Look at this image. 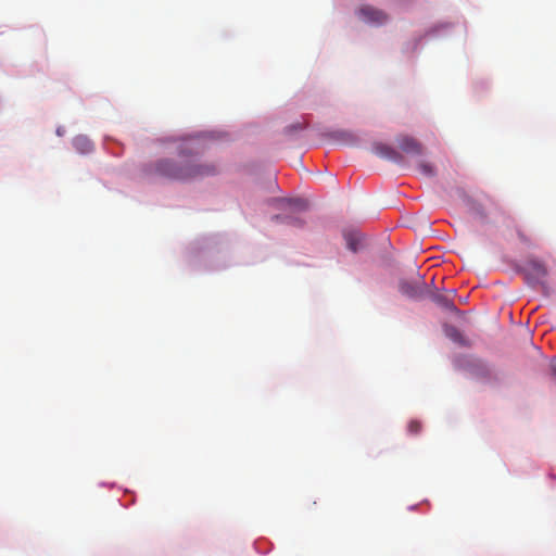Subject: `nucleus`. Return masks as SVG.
I'll return each instance as SVG.
<instances>
[{
	"instance_id": "f257e3e1",
	"label": "nucleus",
	"mask_w": 556,
	"mask_h": 556,
	"mask_svg": "<svg viewBox=\"0 0 556 556\" xmlns=\"http://www.w3.org/2000/svg\"><path fill=\"white\" fill-rule=\"evenodd\" d=\"M178 149L181 156L191 159L180 163L168 159L159 160L150 166V174L172 180L187 181L202 179L217 173V167L213 163L201 162L194 157L199 153V147L193 139L184 140Z\"/></svg>"
},
{
	"instance_id": "f03ea898",
	"label": "nucleus",
	"mask_w": 556,
	"mask_h": 556,
	"mask_svg": "<svg viewBox=\"0 0 556 556\" xmlns=\"http://www.w3.org/2000/svg\"><path fill=\"white\" fill-rule=\"evenodd\" d=\"M523 273L529 285L533 287L545 286L547 269L542 262L534 258L527 261Z\"/></svg>"
},
{
	"instance_id": "7ed1b4c3",
	"label": "nucleus",
	"mask_w": 556,
	"mask_h": 556,
	"mask_svg": "<svg viewBox=\"0 0 556 556\" xmlns=\"http://www.w3.org/2000/svg\"><path fill=\"white\" fill-rule=\"evenodd\" d=\"M357 15L363 22L376 26L384 24L389 18L386 12L368 4L362 5L357 11Z\"/></svg>"
},
{
	"instance_id": "20e7f679",
	"label": "nucleus",
	"mask_w": 556,
	"mask_h": 556,
	"mask_svg": "<svg viewBox=\"0 0 556 556\" xmlns=\"http://www.w3.org/2000/svg\"><path fill=\"white\" fill-rule=\"evenodd\" d=\"M425 281L418 277L417 279H403L399 283L400 292L410 299H420L425 293Z\"/></svg>"
},
{
	"instance_id": "39448f33",
	"label": "nucleus",
	"mask_w": 556,
	"mask_h": 556,
	"mask_svg": "<svg viewBox=\"0 0 556 556\" xmlns=\"http://www.w3.org/2000/svg\"><path fill=\"white\" fill-rule=\"evenodd\" d=\"M372 149L374 152L382 159H387L397 164H402L404 161L403 155L389 144L378 142L374 144Z\"/></svg>"
},
{
	"instance_id": "423d86ee",
	"label": "nucleus",
	"mask_w": 556,
	"mask_h": 556,
	"mask_svg": "<svg viewBox=\"0 0 556 556\" xmlns=\"http://www.w3.org/2000/svg\"><path fill=\"white\" fill-rule=\"evenodd\" d=\"M396 142L399 148L407 154L419 155L422 153V146L413 137L400 136Z\"/></svg>"
},
{
	"instance_id": "0eeeda50",
	"label": "nucleus",
	"mask_w": 556,
	"mask_h": 556,
	"mask_svg": "<svg viewBox=\"0 0 556 556\" xmlns=\"http://www.w3.org/2000/svg\"><path fill=\"white\" fill-rule=\"evenodd\" d=\"M432 301L447 312H451V313L459 312L457 309V307L455 306L453 300L446 294H441V293L433 294Z\"/></svg>"
},
{
	"instance_id": "6e6552de",
	"label": "nucleus",
	"mask_w": 556,
	"mask_h": 556,
	"mask_svg": "<svg viewBox=\"0 0 556 556\" xmlns=\"http://www.w3.org/2000/svg\"><path fill=\"white\" fill-rule=\"evenodd\" d=\"M74 148L83 154H87L93 150V143L86 136H77L73 140Z\"/></svg>"
},
{
	"instance_id": "1a4fd4ad",
	"label": "nucleus",
	"mask_w": 556,
	"mask_h": 556,
	"mask_svg": "<svg viewBox=\"0 0 556 556\" xmlns=\"http://www.w3.org/2000/svg\"><path fill=\"white\" fill-rule=\"evenodd\" d=\"M344 239L351 251L356 252L358 250L361 244V235L358 232H346Z\"/></svg>"
},
{
	"instance_id": "9d476101",
	"label": "nucleus",
	"mask_w": 556,
	"mask_h": 556,
	"mask_svg": "<svg viewBox=\"0 0 556 556\" xmlns=\"http://www.w3.org/2000/svg\"><path fill=\"white\" fill-rule=\"evenodd\" d=\"M281 202L295 212H302L307 208V202L302 199H285Z\"/></svg>"
},
{
	"instance_id": "9b49d317",
	"label": "nucleus",
	"mask_w": 556,
	"mask_h": 556,
	"mask_svg": "<svg viewBox=\"0 0 556 556\" xmlns=\"http://www.w3.org/2000/svg\"><path fill=\"white\" fill-rule=\"evenodd\" d=\"M418 167L420 169V172L422 174H425L426 176H433L434 175V168L431 164L429 163H426V162H420L418 164Z\"/></svg>"
},
{
	"instance_id": "f8f14e48",
	"label": "nucleus",
	"mask_w": 556,
	"mask_h": 556,
	"mask_svg": "<svg viewBox=\"0 0 556 556\" xmlns=\"http://www.w3.org/2000/svg\"><path fill=\"white\" fill-rule=\"evenodd\" d=\"M447 336L456 341V342H462L463 341V336L462 333L454 327L450 328L447 331H446Z\"/></svg>"
},
{
	"instance_id": "ddd939ff",
	"label": "nucleus",
	"mask_w": 556,
	"mask_h": 556,
	"mask_svg": "<svg viewBox=\"0 0 556 556\" xmlns=\"http://www.w3.org/2000/svg\"><path fill=\"white\" fill-rule=\"evenodd\" d=\"M421 430V424L417 420H410L408 424V431L412 434H418Z\"/></svg>"
},
{
	"instance_id": "4468645a",
	"label": "nucleus",
	"mask_w": 556,
	"mask_h": 556,
	"mask_svg": "<svg viewBox=\"0 0 556 556\" xmlns=\"http://www.w3.org/2000/svg\"><path fill=\"white\" fill-rule=\"evenodd\" d=\"M288 223L299 226L303 224L299 218H292Z\"/></svg>"
},
{
	"instance_id": "2eb2a0df",
	"label": "nucleus",
	"mask_w": 556,
	"mask_h": 556,
	"mask_svg": "<svg viewBox=\"0 0 556 556\" xmlns=\"http://www.w3.org/2000/svg\"><path fill=\"white\" fill-rule=\"evenodd\" d=\"M551 367H552L553 374L556 376V358L552 362Z\"/></svg>"
},
{
	"instance_id": "dca6fc26",
	"label": "nucleus",
	"mask_w": 556,
	"mask_h": 556,
	"mask_svg": "<svg viewBox=\"0 0 556 556\" xmlns=\"http://www.w3.org/2000/svg\"><path fill=\"white\" fill-rule=\"evenodd\" d=\"M519 238H520L521 240H525V237H523V235H522V233H519Z\"/></svg>"
}]
</instances>
